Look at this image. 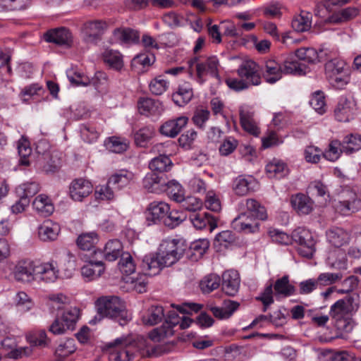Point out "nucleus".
<instances>
[{"label":"nucleus","instance_id":"obj_1","mask_svg":"<svg viewBox=\"0 0 361 361\" xmlns=\"http://www.w3.org/2000/svg\"><path fill=\"white\" fill-rule=\"evenodd\" d=\"M187 247V245L180 239L163 240L157 252L143 257L140 265L142 271L150 276L158 274L164 267H170L180 259Z\"/></svg>","mask_w":361,"mask_h":361},{"label":"nucleus","instance_id":"obj_2","mask_svg":"<svg viewBox=\"0 0 361 361\" xmlns=\"http://www.w3.org/2000/svg\"><path fill=\"white\" fill-rule=\"evenodd\" d=\"M241 205L246 210L240 213L231 222V227L238 232L255 233L259 231V220H266L265 207L255 199H247Z\"/></svg>","mask_w":361,"mask_h":361},{"label":"nucleus","instance_id":"obj_3","mask_svg":"<svg viewBox=\"0 0 361 361\" xmlns=\"http://www.w3.org/2000/svg\"><path fill=\"white\" fill-rule=\"evenodd\" d=\"M98 317L90 322L91 324H95L102 318L107 317L118 322L121 326L126 325L130 317L126 309L124 302L117 296H102L95 302Z\"/></svg>","mask_w":361,"mask_h":361},{"label":"nucleus","instance_id":"obj_4","mask_svg":"<svg viewBox=\"0 0 361 361\" xmlns=\"http://www.w3.org/2000/svg\"><path fill=\"white\" fill-rule=\"evenodd\" d=\"M325 74L330 84L338 89L343 88L349 82V69L345 62L340 59L336 58L326 63Z\"/></svg>","mask_w":361,"mask_h":361},{"label":"nucleus","instance_id":"obj_5","mask_svg":"<svg viewBox=\"0 0 361 361\" xmlns=\"http://www.w3.org/2000/svg\"><path fill=\"white\" fill-rule=\"evenodd\" d=\"M192 320L188 316L179 317L178 313L174 311H169L166 317V321L159 329H155L150 334L153 340L159 341L166 337L173 334V327L179 324L181 329L188 328L192 324Z\"/></svg>","mask_w":361,"mask_h":361},{"label":"nucleus","instance_id":"obj_6","mask_svg":"<svg viewBox=\"0 0 361 361\" xmlns=\"http://www.w3.org/2000/svg\"><path fill=\"white\" fill-rule=\"evenodd\" d=\"M190 69L196 71L197 80L202 84L205 81L204 77L210 75L212 77L219 76L218 68L219 62L216 56H212L207 58L195 56L188 61Z\"/></svg>","mask_w":361,"mask_h":361},{"label":"nucleus","instance_id":"obj_7","mask_svg":"<svg viewBox=\"0 0 361 361\" xmlns=\"http://www.w3.org/2000/svg\"><path fill=\"white\" fill-rule=\"evenodd\" d=\"M291 238L300 245L298 252L300 255L307 258L313 256L315 252V240L309 230L298 228L293 231Z\"/></svg>","mask_w":361,"mask_h":361},{"label":"nucleus","instance_id":"obj_8","mask_svg":"<svg viewBox=\"0 0 361 361\" xmlns=\"http://www.w3.org/2000/svg\"><path fill=\"white\" fill-rule=\"evenodd\" d=\"M335 210L344 216H348L361 209V199L352 190L343 192L341 200L334 202Z\"/></svg>","mask_w":361,"mask_h":361},{"label":"nucleus","instance_id":"obj_9","mask_svg":"<svg viewBox=\"0 0 361 361\" xmlns=\"http://www.w3.org/2000/svg\"><path fill=\"white\" fill-rule=\"evenodd\" d=\"M358 309V305L351 296H347L338 300L330 308V316L332 321L338 320L348 317L355 312Z\"/></svg>","mask_w":361,"mask_h":361},{"label":"nucleus","instance_id":"obj_10","mask_svg":"<svg viewBox=\"0 0 361 361\" xmlns=\"http://www.w3.org/2000/svg\"><path fill=\"white\" fill-rule=\"evenodd\" d=\"M108 27L105 21L101 20H90L82 26L83 37L87 43H97Z\"/></svg>","mask_w":361,"mask_h":361},{"label":"nucleus","instance_id":"obj_11","mask_svg":"<svg viewBox=\"0 0 361 361\" xmlns=\"http://www.w3.org/2000/svg\"><path fill=\"white\" fill-rule=\"evenodd\" d=\"M239 78L244 79L250 86L261 83L259 66L252 60L244 61L237 70Z\"/></svg>","mask_w":361,"mask_h":361},{"label":"nucleus","instance_id":"obj_12","mask_svg":"<svg viewBox=\"0 0 361 361\" xmlns=\"http://www.w3.org/2000/svg\"><path fill=\"white\" fill-rule=\"evenodd\" d=\"M170 207L164 202H152L146 210V220L148 225L163 224L167 216Z\"/></svg>","mask_w":361,"mask_h":361},{"label":"nucleus","instance_id":"obj_13","mask_svg":"<svg viewBox=\"0 0 361 361\" xmlns=\"http://www.w3.org/2000/svg\"><path fill=\"white\" fill-rule=\"evenodd\" d=\"M356 114V104L352 99L341 97L334 109L335 118L339 122H349Z\"/></svg>","mask_w":361,"mask_h":361},{"label":"nucleus","instance_id":"obj_14","mask_svg":"<svg viewBox=\"0 0 361 361\" xmlns=\"http://www.w3.org/2000/svg\"><path fill=\"white\" fill-rule=\"evenodd\" d=\"M92 191V185L91 183L82 178L73 180L69 188L70 196L74 201H82Z\"/></svg>","mask_w":361,"mask_h":361},{"label":"nucleus","instance_id":"obj_15","mask_svg":"<svg viewBox=\"0 0 361 361\" xmlns=\"http://www.w3.org/2000/svg\"><path fill=\"white\" fill-rule=\"evenodd\" d=\"M37 265L32 262H19L14 269L13 274L16 281L23 283H30L35 280V269Z\"/></svg>","mask_w":361,"mask_h":361},{"label":"nucleus","instance_id":"obj_16","mask_svg":"<svg viewBox=\"0 0 361 361\" xmlns=\"http://www.w3.org/2000/svg\"><path fill=\"white\" fill-rule=\"evenodd\" d=\"M188 219L193 226L198 230L208 226L209 231H212L217 227L216 218L207 212L190 213Z\"/></svg>","mask_w":361,"mask_h":361},{"label":"nucleus","instance_id":"obj_17","mask_svg":"<svg viewBox=\"0 0 361 361\" xmlns=\"http://www.w3.org/2000/svg\"><path fill=\"white\" fill-rule=\"evenodd\" d=\"M240 282V279L237 271H226L222 274L221 288L226 295L234 296L238 292Z\"/></svg>","mask_w":361,"mask_h":361},{"label":"nucleus","instance_id":"obj_18","mask_svg":"<svg viewBox=\"0 0 361 361\" xmlns=\"http://www.w3.org/2000/svg\"><path fill=\"white\" fill-rule=\"evenodd\" d=\"M44 39L59 46L70 47L72 42L71 33L65 27L50 30L44 34Z\"/></svg>","mask_w":361,"mask_h":361},{"label":"nucleus","instance_id":"obj_19","mask_svg":"<svg viewBox=\"0 0 361 361\" xmlns=\"http://www.w3.org/2000/svg\"><path fill=\"white\" fill-rule=\"evenodd\" d=\"M58 273L56 262L54 261L37 264L35 269V280H42L46 283L54 282L58 277Z\"/></svg>","mask_w":361,"mask_h":361},{"label":"nucleus","instance_id":"obj_20","mask_svg":"<svg viewBox=\"0 0 361 361\" xmlns=\"http://www.w3.org/2000/svg\"><path fill=\"white\" fill-rule=\"evenodd\" d=\"M188 121V118L183 116L169 120L161 126L159 131L165 136L175 137L186 126Z\"/></svg>","mask_w":361,"mask_h":361},{"label":"nucleus","instance_id":"obj_21","mask_svg":"<svg viewBox=\"0 0 361 361\" xmlns=\"http://www.w3.org/2000/svg\"><path fill=\"white\" fill-rule=\"evenodd\" d=\"M165 181V175H159L151 171L143 178L142 185L149 192L161 193L164 189Z\"/></svg>","mask_w":361,"mask_h":361},{"label":"nucleus","instance_id":"obj_22","mask_svg":"<svg viewBox=\"0 0 361 361\" xmlns=\"http://www.w3.org/2000/svg\"><path fill=\"white\" fill-rule=\"evenodd\" d=\"M193 97V89L188 82L180 83L172 94L173 102L179 106L186 105Z\"/></svg>","mask_w":361,"mask_h":361},{"label":"nucleus","instance_id":"obj_23","mask_svg":"<svg viewBox=\"0 0 361 361\" xmlns=\"http://www.w3.org/2000/svg\"><path fill=\"white\" fill-rule=\"evenodd\" d=\"M290 204L293 209L300 215L308 214L313 209V202L310 197L302 193L292 195Z\"/></svg>","mask_w":361,"mask_h":361},{"label":"nucleus","instance_id":"obj_24","mask_svg":"<svg viewBox=\"0 0 361 361\" xmlns=\"http://www.w3.org/2000/svg\"><path fill=\"white\" fill-rule=\"evenodd\" d=\"M61 159L60 153L58 151L52 150L51 153L44 157L42 159H37V165L47 173H54L60 168Z\"/></svg>","mask_w":361,"mask_h":361},{"label":"nucleus","instance_id":"obj_25","mask_svg":"<svg viewBox=\"0 0 361 361\" xmlns=\"http://www.w3.org/2000/svg\"><path fill=\"white\" fill-rule=\"evenodd\" d=\"M137 109L140 114L147 116L158 115L162 111L161 103L149 97H140L137 101Z\"/></svg>","mask_w":361,"mask_h":361},{"label":"nucleus","instance_id":"obj_26","mask_svg":"<svg viewBox=\"0 0 361 361\" xmlns=\"http://www.w3.org/2000/svg\"><path fill=\"white\" fill-rule=\"evenodd\" d=\"M327 240L336 247L347 245L350 239V234L339 227H333L326 231Z\"/></svg>","mask_w":361,"mask_h":361},{"label":"nucleus","instance_id":"obj_27","mask_svg":"<svg viewBox=\"0 0 361 361\" xmlns=\"http://www.w3.org/2000/svg\"><path fill=\"white\" fill-rule=\"evenodd\" d=\"M114 41L121 44L137 43L140 39V34L137 30L130 27L116 28L113 32Z\"/></svg>","mask_w":361,"mask_h":361},{"label":"nucleus","instance_id":"obj_28","mask_svg":"<svg viewBox=\"0 0 361 361\" xmlns=\"http://www.w3.org/2000/svg\"><path fill=\"white\" fill-rule=\"evenodd\" d=\"M263 74L268 83H275L282 78V64L274 59L267 61Z\"/></svg>","mask_w":361,"mask_h":361},{"label":"nucleus","instance_id":"obj_29","mask_svg":"<svg viewBox=\"0 0 361 361\" xmlns=\"http://www.w3.org/2000/svg\"><path fill=\"white\" fill-rule=\"evenodd\" d=\"M240 304L233 300H224L221 307L214 305L208 306V309L214 316L220 319L229 318L237 310Z\"/></svg>","mask_w":361,"mask_h":361},{"label":"nucleus","instance_id":"obj_30","mask_svg":"<svg viewBox=\"0 0 361 361\" xmlns=\"http://www.w3.org/2000/svg\"><path fill=\"white\" fill-rule=\"evenodd\" d=\"M60 232L59 224L51 221H44L38 228L39 238L44 242L55 240Z\"/></svg>","mask_w":361,"mask_h":361},{"label":"nucleus","instance_id":"obj_31","mask_svg":"<svg viewBox=\"0 0 361 361\" xmlns=\"http://www.w3.org/2000/svg\"><path fill=\"white\" fill-rule=\"evenodd\" d=\"M307 65L298 62L293 56H290L284 60L282 64L283 74L301 75L306 73Z\"/></svg>","mask_w":361,"mask_h":361},{"label":"nucleus","instance_id":"obj_32","mask_svg":"<svg viewBox=\"0 0 361 361\" xmlns=\"http://www.w3.org/2000/svg\"><path fill=\"white\" fill-rule=\"evenodd\" d=\"M240 121L243 128L249 133L258 136L260 130L253 119V113L248 109L241 107L240 109Z\"/></svg>","mask_w":361,"mask_h":361},{"label":"nucleus","instance_id":"obj_33","mask_svg":"<svg viewBox=\"0 0 361 361\" xmlns=\"http://www.w3.org/2000/svg\"><path fill=\"white\" fill-rule=\"evenodd\" d=\"M104 264L102 261L90 262L81 268V274L87 281H92L104 271Z\"/></svg>","mask_w":361,"mask_h":361},{"label":"nucleus","instance_id":"obj_34","mask_svg":"<svg viewBox=\"0 0 361 361\" xmlns=\"http://www.w3.org/2000/svg\"><path fill=\"white\" fill-rule=\"evenodd\" d=\"M273 288L276 298L281 296L287 298L295 293V288L290 283L288 275L278 279L273 285Z\"/></svg>","mask_w":361,"mask_h":361},{"label":"nucleus","instance_id":"obj_35","mask_svg":"<svg viewBox=\"0 0 361 361\" xmlns=\"http://www.w3.org/2000/svg\"><path fill=\"white\" fill-rule=\"evenodd\" d=\"M166 317L162 306L152 305L142 316V320L145 324L154 326Z\"/></svg>","mask_w":361,"mask_h":361},{"label":"nucleus","instance_id":"obj_36","mask_svg":"<svg viewBox=\"0 0 361 361\" xmlns=\"http://www.w3.org/2000/svg\"><path fill=\"white\" fill-rule=\"evenodd\" d=\"M123 250V245L118 239L109 240L103 250L104 257L109 262H114L119 257H121Z\"/></svg>","mask_w":361,"mask_h":361},{"label":"nucleus","instance_id":"obj_37","mask_svg":"<svg viewBox=\"0 0 361 361\" xmlns=\"http://www.w3.org/2000/svg\"><path fill=\"white\" fill-rule=\"evenodd\" d=\"M33 208L40 214L44 216L51 215L54 207L49 197L45 195H39L32 202Z\"/></svg>","mask_w":361,"mask_h":361},{"label":"nucleus","instance_id":"obj_38","mask_svg":"<svg viewBox=\"0 0 361 361\" xmlns=\"http://www.w3.org/2000/svg\"><path fill=\"white\" fill-rule=\"evenodd\" d=\"M172 165L173 164L169 157L159 155L151 160L149 164V168L153 173L164 175V173L171 170Z\"/></svg>","mask_w":361,"mask_h":361},{"label":"nucleus","instance_id":"obj_39","mask_svg":"<svg viewBox=\"0 0 361 361\" xmlns=\"http://www.w3.org/2000/svg\"><path fill=\"white\" fill-rule=\"evenodd\" d=\"M266 172L269 178L280 179L288 173V169L283 161L274 159L267 164Z\"/></svg>","mask_w":361,"mask_h":361},{"label":"nucleus","instance_id":"obj_40","mask_svg":"<svg viewBox=\"0 0 361 361\" xmlns=\"http://www.w3.org/2000/svg\"><path fill=\"white\" fill-rule=\"evenodd\" d=\"M341 142L343 152L347 155L351 154L361 149V135L358 134L347 135Z\"/></svg>","mask_w":361,"mask_h":361},{"label":"nucleus","instance_id":"obj_41","mask_svg":"<svg viewBox=\"0 0 361 361\" xmlns=\"http://www.w3.org/2000/svg\"><path fill=\"white\" fill-rule=\"evenodd\" d=\"M133 178V173L127 170H121L112 175L109 178V183L117 190L127 186Z\"/></svg>","mask_w":361,"mask_h":361},{"label":"nucleus","instance_id":"obj_42","mask_svg":"<svg viewBox=\"0 0 361 361\" xmlns=\"http://www.w3.org/2000/svg\"><path fill=\"white\" fill-rule=\"evenodd\" d=\"M123 341L122 338H117L114 343H109V347H114L109 353V361H130L129 352L123 346H115L120 345Z\"/></svg>","mask_w":361,"mask_h":361},{"label":"nucleus","instance_id":"obj_43","mask_svg":"<svg viewBox=\"0 0 361 361\" xmlns=\"http://www.w3.org/2000/svg\"><path fill=\"white\" fill-rule=\"evenodd\" d=\"M102 57L104 61L111 68L120 71L123 66V56L116 50L106 49L102 54Z\"/></svg>","mask_w":361,"mask_h":361},{"label":"nucleus","instance_id":"obj_44","mask_svg":"<svg viewBox=\"0 0 361 361\" xmlns=\"http://www.w3.org/2000/svg\"><path fill=\"white\" fill-rule=\"evenodd\" d=\"M209 243L206 239H200L191 243L188 255L192 260L201 258L209 248Z\"/></svg>","mask_w":361,"mask_h":361},{"label":"nucleus","instance_id":"obj_45","mask_svg":"<svg viewBox=\"0 0 361 361\" xmlns=\"http://www.w3.org/2000/svg\"><path fill=\"white\" fill-rule=\"evenodd\" d=\"M164 186L163 192H166L171 199L177 202L183 200L184 190L178 182L175 180L170 181L166 180Z\"/></svg>","mask_w":361,"mask_h":361},{"label":"nucleus","instance_id":"obj_46","mask_svg":"<svg viewBox=\"0 0 361 361\" xmlns=\"http://www.w3.org/2000/svg\"><path fill=\"white\" fill-rule=\"evenodd\" d=\"M188 217L187 214L183 210H169L164 221V225L169 228H174L185 221Z\"/></svg>","mask_w":361,"mask_h":361},{"label":"nucleus","instance_id":"obj_47","mask_svg":"<svg viewBox=\"0 0 361 361\" xmlns=\"http://www.w3.org/2000/svg\"><path fill=\"white\" fill-rule=\"evenodd\" d=\"M80 316V309L76 307H70L65 308L62 314L60 316L63 322L66 324V328L71 330L75 329L76 322Z\"/></svg>","mask_w":361,"mask_h":361},{"label":"nucleus","instance_id":"obj_48","mask_svg":"<svg viewBox=\"0 0 361 361\" xmlns=\"http://www.w3.org/2000/svg\"><path fill=\"white\" fill-rule=\"evenodd\" d=\"M311 23L310 13L301 12L300 14L293 18L291 25L296 32H302L307 31L311 27Z\"/></svg>","mask_w":361,"mask_h":361},{"label":"nucleus","instance_id":"obj_49","mask_svg":"<svg viewBox=\"0 0 361 361\" xmlns=\"http://www.w3.org/2000/svg\"><path fill=\"white\" fill-rule=\"evenodd\" d=\"M39 191V185L36 182H27L18 185L16 188L17 197H23L30 200V197Z\"/></svg>","mask_w":361,"mask_h":361},{"label":"nucleus","instance_id":"obj_50","mask_svg":"<svg viewBox=\"0 0 361 361\" xmlns=\"http://www.w3.org/2000/svg\"><path fill=\"white\" fill-rule=\"evenodd\" d=\"M294 58H297L298 62L314 63L317 61V52L313 48H300L295 51Z\"/></svg>","mask_w":361,"mask_h":361},{"label":"nucleus","instance_id":"obj_51","mask_svg":"<svg viewBox=\"0 0 361 361\" xmlns=\"http://www.w3.org/2000/svg\"><path fill=\"white\" fill-rule=\"evenodd\" d=\"M254 180L252 177L245 178L240 176L233 181V190L238 195H245L251 189V185Z\"/></svg>","mask_w":361,"mask_h":361},{"label":"nucleus","instance_id":"obj_52","mask_svg":"<svg viewBox=\"0 0 361 361\" xmlns=\"http://www.w3.org/2000/svg\"><path fill=\"white\" fill-rule=\"evenodd\" d=\"M18 152L20 157L19 164L21 166H29L30 164V156L32 153V149L27 140L21 139L18 142Z\"/></svg>","mask_w":361,"mask_h":361},{"label":"nucleus","instance_id":"obj_53","mask_svg":"<svg viewBox=\"0 0 361 361\" xmlns=\"http://www.w3.org/2000/svg\"><path fill=\"white\" fill-rule=\"evenodd\" d=\"M154 130L152 126H146L140 128L134 134L135 142L137 146L145 147L147 142L153 137Z\"/></svg>","mask_w":361,"mask_h":361},{"label":"nucleus","instance_id":"obj_54","mask_svg":"<svg viewBox=\"0 0 361 361\" xmlns=\"http://www.w3.org/2000/svg\"><path fill=\"white\" fill-rule=\"evenodd\" d=\"M0 345L2 347L6 348H11V350L8 353V356L10 358L18 359L21 357L23 354L27 355L29 353L30 349L28 348H14L16 347V341L11 338H6L1 343Z\"/></svg>","mask_w":361,"mask_h":361},{"label":"nucleus","instance_id":"obj_55","mask_svg":"<svg viewBox=\"0 0 361 361\" xmlns=\"http://www.w3.org/2000/svg\"><path fill=\"white\" fill-rule=\"evenodd\" d=\"M221 279L216 274H209L206 276L200 281V288L203 293H209L218 288L220 286Z\"/></svg>","mask_w":361,"mask_h":361},{"label":"nucleus","instance_id":"obj_56","mask_svg":"<svg viewBox=\"0 0 361 361\" xmlns=\"http://www.w3.org/2000/svg\"><path fill=\"white\" fill-rule=\"evenodd\" d=\"M118 266L120 271L126 275H130L135 271V264L128 252H123L121 255Z\"/></svg>","mask_w":361,"mask_h":361},{"label":"nucleus","instance_id":"obj_57","mask_svg":"<svg viewBox=\"0 0 361 361\" xmlns=\"http://www.w3.org/2000/svg\"><path fill=\"white\" fill-rule=\"evenodd\" d=\"M76 350L75 340L73 338H67L61 342L55 351L56 357L66 358Z\"/></svg>","mask_w":361,"mask_h":361},{"label":"nucleus","instance_id":"obj_58","mask_svg":"<svg viewBox=\"0 0 361 361\" xmlns=\"http://www.w3.org/2000/svg\"><path fill=\"white\" fill-rule=\"evenodd\" d=\"M98 239L94 233H83L77 239L78 246L83 250H90L97 243Z\"/></svg>","mask_w":361,"mask_h":361},{"label":"nucleus","instance_id":"obj_59","mask_svg":"<svg viewBox=\"0 0 361 361\" xmlns=\"http://www.w3.org/2000/svg\"><path fill=\"white\" fill-rule=\"evenodd\" d=\"M169 87V82L159 75L152 79L149 84V89L152 94L154 95H161L164 93Z\"/></svg>","mask_w":361,"mask_h":361},{"label":"nucleus","instance_id":"obj_60","mask_svg":"<svg viewBox=\"0 0 361 361\" xmlns=\"http://www.w3.org/2000/svg\"><path fill=\"white\" fill-rule=\"evenodd\" d=\"M67 77L74 86H87L90 84V80L87 76L73 69L67 71Z\"/></svg>","mask_w":361,"mask_h":361},{"label":"nucleus","instance_id":"obj_61","mask_svg":"<svg viewBox=\"0 0 361 361\" xmlns=\"http://www.w3.org/2000/svg\"><path fill=\"white\" fill-rule=\"evenodd\" d=\"M342 145L339 140H332L329 146V149L326 151L323 155L324 157L331 161H334L338 159L341 154L344 153L341 149Z\"/></svg>","mask_w":361,"mask_h":361},{"label":"nucleus","instance_id":"obj_62","mask_svg":"<svg viewBox=\"0 0 361 361\" xmlns=\"http://www.w3.org/2000/svg\"><path fill=\"white\" fill-rule=\"evenodd\" d=\"M106 145L108 148L115 153L123 152L128 147L127 140L118 137H111Z\"/></svg>","mask_w":361,"mask_h":361},{"label":"nucleus","instance_id":"obj_63","mask_svg":"<svg viewBox=\"0 0 361 361\" xmlns=\"http://www.w3.org/2000/svg\"><path fill=\"white\" fill-rule=\"evenodd\" d=\"M334 325L339 332V336L343 337L344 334H348L352 331L354 327V323L351 317L339 319L333 321Z\"/></svg>","mask_w":361,"mask_h":361},{"label":"nucleus","instance_id":"obj_64","mask_svg":"<svg viewBox=\"0 0 361 361\" xmlns=\"http://www.w3.org/2000/svg\"><path fill=\"white\" fill-rule=\"evenodd\" d=\"M307 190L311 195L323 197L324 200H327L329 197L326 186L319 181L311 183Z\"/></svg>","mask_w":361,"mask_h":361}]
</instances>
